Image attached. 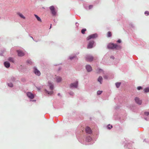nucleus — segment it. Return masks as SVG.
Wrapping results in <instances>:
<instances>
[{
  "mask_svg": "<svg viewBox=\"0 0 149 149\" xmlns=\"http://www.w3.org/2000/svg\"><path fill=\"white\" fill-rule=\"evenodd\" d=\"M117 42L118 43H120L121 42V41L120 39H119L118 40Z\"/></svg>",
  "mask_w": 149,
  "mask_h": 149,
  "instance_id": "nucleus-35",
  "label": "nucleus"
},
{
  "mask_svg": "<svg viewBox=\"0 0 149 149\" xmlns=\"http://www.w3.org/2000/svg\"><path fill=\"white\" fill-rule=\"evenodd\" d=\"M92 140V138L90 136L87 137L86 139V141L88 142H90Z\"/></svg>",
  "mask_w": 149,
  "mask_h": 149,
  "instance_id": "nucleus-18",
  "label": "nucleus"
},
{
  "mask_svg": "<svg viewBox=\"0 0 149 149\" xmlns=\"http://www.w3.org/2000/svg\"><path fill=\"white\" fill-rule=\"evenodd\" d=\"M78 86V82L76 81V82L71 84L70 85V87H74L75 88H77Z\"/></svg>",
  "mask_w": 149,
  "mask_h": 149,
  "instance_id": "nucleus-8",
  "label": "nucleus"
},
{
  "mask_svg": "<svg viewBox=\"0 0 149 149\" xmlns=\"http://www.w3.org/2000/svg\"><path fill=\"white\" fill-rule=\"evenodd\" d=\"M48 84L49 85L50 89L51 90H52L53 88V86L51 83H50L49 82H48Z\"/></svg>",
  "mask_w": 149,
  "mask_h": 149,
  "instance_id": "nucleus-19",
  "label": "nucleus"
},
{
  "mask_svg": "<svg viewBox=\"0 0 149 149\" xmlns=\"http://www.w3.org/2000/svg\"><path fill=\"white\" fill-rule=\"evenodd\" d=\"M18 55L19 56H22L24 55V53L21 51L18 50L17 51Z\"/></svg>",
  "mask_w": 149,
  "mask_h": 149,
  "instance_id": "nucleus-11",
  "label": "nucleus"
},
{
  "mask_svg": "<svg viewBox=\"0 0 149 149\" xmlns=\"http://www.w3.org/2000/svg\"><path fill=\"white\" fill-rule=\"evenodd\" d=\"M27 62L29 64H31V61L30 60H28Z\"/></svg>",
  "mask_w": 149,
  "mask_h": 149,
  "instance_id": "nucleus-34",
  "label": "nucleus"
},
{
  "mask_svg": "<svg viewBox=\"0 0 149 149\" xmlns=\"http://www.w3.org/2000/svg\"><path fill=\"white\" fill-rule=\"evenodd\" d=\"M97 36V34L96 33L93 34L88 36L87 38V39L88 40H89L91 38H96Z\"/></svg>",
  "mask_w": 149,
  "mask_h": 149,
  "instance_id": "nucleus-3",
  "label": "nucleus"
},
{
  "mask_svg": "<svg viewBox=\"0 0 149 149\" xmlns=\"http://www.w3.org/2000/svg\"><path fill=\"white\" fill-rule=\"evenodd\" d=\"M102 91H98L97 92V94L98 95L101 94L102 93Z\"/></svg>",
  "mask_w": 149,
  "mask_h": 149,
  "instance_id": "nucleus-27",
  "label": "nucleus"
},
{
  "mask_svg": "<svg viewBox=\"0 0 149 149\" xmlns=\"http://www.w3.org/2000/svg\"><path fill=\"white\" fill-rule=\"evenodd\" d=\"M121 84V83L117 82L116 83V87L118 88H119Z\"/></svg>",
  "mask_w": 149,
  "mask_h": 149,
  "instance_id": "nucleus-22",
  "label": "nucleus"
},
{
  "mask_svg": "<svg viewBox=\"0 0 149 149\" xmlns=\"http://www.w3.org/2000/svg\"><path fill=\"white\" fill-rule=\"evenodd\" d=\"M37 88L38 89V91H39L40 90V89H39L38 88Z\"/></svg>",
  "mask_w": 149,
  "mask_h": 149,
  "instance_id": "nucleus-38",
  "label": "nucleus"
},
{
  "mask_svg": "<svg viewBox=\"0 0 149 149\" xmlns=\"http://www.w3.org/2000/svg\"><path fill=\"white\" fill-rule=\"evenodd\" d=\"M58 95H60V93H58Z\"/></svg>",
  "mask_w": 149,
  "mask_h": 149,
  "instance_id": "nucleus-39",
  "label": "nucleus"
},
{
  "mask_svg": "<svg viewBox=\"0 0 149 149\" xmlns=\"http://www.w3.org/2000/svg\"><path fill=\"white\" fill-rule=\"evenodd\" d=\"M93 41H90L88 44L87 46V48L90 49L93 47V45L94 43Z\"/></svg>",
  "mask_w": 149,
  "mask_h": 149,
  "instance_id": "nucleus-5",
  "label": "nucleus"
},
{
  "mask_svg": "<svg viewBox=\"0 0 149 149\" xmlns=\"http://www.w3.org/2000/svg\"><path fill=\"white\" fill-rule=\"evenodd\" d=\"M49 9L53 15H56V12L55 9L54 7L53 6H51L49 7Z\"/></svg>",
  "mask_w": 149,
  "mask_h": 149,
  "instance_id": "nucleus-2",
  "label": "nucleus"
},
{
  "mask_svg": "<svg viewBox=\"0 0 149 149\" xmlns=\"http://www.w3.org/2000/svg\"><path fill=\"white\" fill-rule=\"evenodd\" d=\"M74 56H72V57L70 56V59H73V58H74Z\"/></svg>",
  "mask_w": 149,
  "mask_h": 149,
  "instance_id": "nucleus-36",
  "label": "nucleus"
},
{
  "mask_svg": "<svg viewBox=\"0 0 149 149\" xmlns=\"http://www.w3.org/2000/svg\"><path fill=\"white\" fill-rule=\"evenodd\" d=\"M103 71L101 69H99V71H97V73H99Z\"/></svg>",
  "mask_w": 149,
  "mask_h": 149,
  "instance_id": "nucleus-30",
  "label": "nucleus"
},
{
  "mask_svg": "<svg viewBox=\"0 0 149 149\" xmlns=\"http://www.w3.org/2000/svg\"><path fill=\"white\" fill-rule=\"evenodd\" d=\"M34 16L36 18V19H37V20L40 22H42V20L40 19V18L37 15H36V14H35L34 15Z\"/></svg>",
  "mask_w": 149,
  "mask_h": 149,
  "instance_id": "nucleus-16",
  "label": "nucleus"
},
{
  "mask_svg": "<svg viewBox=\"0 0 149 149\" xmlns=\"http://www.w3.org/2000/svg\"><path fill=\"white\" fill-rule=\"evenodd\" d=\"M137 89L138 90H140L141 89H142V88L141 86H138L137 88Z\"/></svg>",
  "mask_w": 149,
  "mask_h": 149,
  "instance_id": "nucleus-31",
  "label": "nucleus"
},
{
  "mask_svg": "<svg viewBox=\"0 0 149 149\" xmlns=\"http://www.w3.org/2000/svg\"><path fill=\"white\" fill-rule=\"evenodd\" d=\"M93 59V57L91 56L88 55L86 57V60L87 61H92Z\"/></svg>",
  "mask_w": 149,
  "mask_h": 149,
  "instance_id": "nucleus-4",
  "label": "nucleus"
},
{
  "mask_svg": "<svg viewBox=\"0 0 149 149\" xmlns=\"http://www.w3.org/2000/svg\"><path fill=\"white\" fill-rule=\"evenodd\" d=\"M135 100L136 102L139 104H141L142 103V101L141 100H140L139 99L138 97H136L135 98Z\"/></svg>",
  "mask_w": 149,
  "mask_h": 149,
  "instance_id": "nucleus-9",
  "label": "nucleus"
},
{
  "mask_svg": "<svg viewBox=\"0 0 149 149\" xmlns=\"http://www.w3.org/2000/svg\"><path fill=\"white\" fill-rule=\"evenodd\" d=\"M8 86L10 87H12L13 86V84L12 83H8Z\"/></svg>",
  "mask_w": 149,
  "mask_h": 149,
  "instance_id": "nucleus-26",
  "label": "nucleus"
},
{
  "mask_svg": "<svg viewBox=\"0 0 149 149\" xmlns=\"http://www.w3.org/2000/svg\"><path fill=\"white\" fill-rule=\"evenodd\" d=\"M85 131L86 133L88 134H91L92 133V131L90 127H87L86 128Z\"/></svg>",
  "mask_w": 149,
  "mask_h": 149,
  "instance_id": "nucleus-7",
  "label": "nucleus"
},
{
  "mask_svg": "<svg viewBox=\"0 0 149 149\" xmlns=\"http://www.w3.org/2000/svg\"><path fill=\"white\" fill-rule=\"evenodd\" d=\"M51 25H52L51 24V26H50V28H51Z\"/></svg>",
  "mask_w": 149,
  "mask_h": 149,
  "instance_id": "nucleus-40",
  "label": "nucleus"
},
{
  "mask_svg": "<svg viewBox=\"0 0 149 149\" xmlns=\"http://www.w3.org/2000/svg\"><path fill=\"white\" fill-rule=\"evenodd\" d=\"M112 127V126L110 125H109L108 126V129H110Z\"/></svg>",
  "mask_w": 149,
  "mask_h": 149,
  "instance_id": "nucleus-28",
  "label": "nucleus"
},
{
  "mask_svg": "<svg viewBox=\"0 0 149 149\" xmlns=\"http://www.w3.org/2000/svg\"><path fill=\"white\" fill-rule=\"evenodd\" d=\"M17 15H18L21 18L24 19H25L26 18L24 15L20 12H17Z\"/></svg>",
  "mask_w": 149,
  "mask_h": 149,
  "instance_id": "nucleus-13",
  "label": "nucleus"
},
{
  "mask_svg": "<svg viewBox=\"0 0 149 149\" xmlns=\"http://www.w3.org/2000/svg\"><path fill=\"white\" fill-rule=\"evenodd\" d=\"M8 60L10 62H12V63L14 62V60L13 58L9 57L8 58Z\"/></svg>",
  "mask_w": 149,
  "mask_h": 149,
  "instance_id": "nucleus-17",
  "label": "nucleus"
},
{
  "mask_svg": "<svg viewBox=\"0 0 149 149\" xmlns=\"http://www.w3.org/2000/svg\"><path fill=\"white\" fill-rule=\"evenodd\" d=\"M27 95L29 98L31 99H33L34 97V95L30 92H27Z\"/></svg>",
  "mask_w": 149,
  "mask_h": 149,
  "instance_id": "nucleus-6",
  "label": "nucleus"
},
{
  "mask_svg": "<svg viewBox=\"0 0 149 149\" xmlns=\"http://www.w3.org/2000/svg\"><path fill=\"white\" fill-rule=\"evenodd\" d=\"M93 7V6L92 5H90L89 6V9H91Z\"/></svg>",
  "mask_w": 149,
  "mask_h": 149,
  "instance_id": "nucleus-33",
  "label": "nucleus"
},
{
  "mask_svg": "<svg viewBox=\"0 0 149 149\" xmlns=\"http://www.w3.org/2000/svg\"><path fill=\"white\" fill-rule=\"evenodd\" d=\"M107 47L108 49H118L120 48V46L113 43L109 44L107 46Z\"/></svg>",
  "mask_w": 149,
  "mask_h": 149,
  "instance_id": "nucleus-1",
  "label": "nucleus"
},
{
  "mask_svg": "<svg viewBox=\"0 0 149 149\" xmlns=\"http://www.w3.org/2000/svg\"><path fill=\"white\" fill-rule=\"evenodd\" d=\"M45 91L47 93H48V94L51 95L53 93V91H51L50 92H49L46 90Z\"/></svg>",
  "mask_w": 149,
  "mask_h": 149,
  "instance_id": "nucleus-23",
  "label": "nucleus"
},
{
  "mask_svg": "<svg viewBox=\"0 0 149 149\" xmlns=\"http://www.w3.org/2000/svg\"><path fill=\"white\" fill-rule=\"evenodd\" d=\"M86 69L88 72L91 71L92 70L91 66L89 65H87L86 66Z\"/></svg>",
  "mask_w": 149,
  "mask_h": 149,
  "instance_id": "nucleus-12",
  "label": "nucleus"
},
{
  "mask_svg": "<svg viewBox=\"0 0 149 149\" xmlns=\"http://www.w3.org/2000/svg\"><path fill=\"white\" fill-rule=\"evenodd\" d=\"M34 72L37 75L39 76L40 75V72L36 68H34Z\"/></svg>",
  "mask_w": 149,
  "mask_h": 149,
  "instance_id": "nucleus-10",
  "label": "nucleus"
},
{
  "mask_svg": "<svg viewBox=\"0 0 149 149\" xmlns=\"http://www.w3.org/2000/svg\"><path fill=\"white\" fill-rule=\"evenodd\" d=\"M4 64L5 67L6 68H8L10 67V63L8 61H6L4 62Z\"/></svg>",
  "mask_w": 149,
  "mask_h": 149,
  "instance_id": "nucleus-14",
  "label": "nucleus"
},
{
  "mask_svg": "<svg viewBox=\"0 0 149 149\" xmlns=\"http://www.w3.org/2000/svg\"><path fill=\"white\" fill-rule=\"evenodd\" d=\"M86 29H83L81 30V32L83 34H84L85 33V32L86 31Z\"/></svg>",
  "mask_w": 149,
  "mask_h": 149,
  "instance_id": "nucleus-25",
  "label": "nucleus"
},
{
  "mask_svg": "<svg viewBox=\"0 0 149 149\" xmlns=\"http://www.w3.org/2000/svg\"><path fill=\"white\" fill-rule=\"evenodd\" d=\"M144 91L146 93L149 92V88H145L144 89Z\"/></svg>",
  "mask_w": 149,
  "mask_h": 149,
  "instance_id": "nucleus-24",
  "label": "nucleus"
},
{
  "mask_svg": "<svg viewBox=\"0 0 149 149\" xmlns=\"http://www.w3.org/2000/svg\"><path fill=\"white\" fill-rule=\"evenodd\" d=\"M104 77V78H105V79H107V76H105Z\"/></svg>",
  "mask_w": 149,
  "mask_h": 149,
  "instance_id": "nucleus-37",
  "label": "nucleus"
},
{
  "mask_svg": "<svg viewBox=\"0 0 149 149\" xmlns=\"http://www.w3.org/2000/svg\"><path fill=\"white\" fill-rule=\"evenodd\" d=\"M102 80V78L101 76H100L98 79V81L99 82L100 84H102L101 81Z\"/></svg>",
  "mask_w": 149,
  "mask_h": 149,
  "instance_id": "nucleus-20",
  "label": "nucleus"
},
{
  "mask_svg": "<svg viewBox=\"0 0 149 149\" xmlns=\"http://www.w3.org/2000/svg\"><path fill=\"white\" fill-rule=\"evenodd\" d=\"M62 80V79L61 77H56V81L57 82H61Z\"/></svg>",
  "mask_w": 149,
  "mask_h": 149,
  "instance_id": "nucleus-15",
  "label": "nucleus"
},
{
  "mask_svg": "<svg viewBox=\"0 0 149 149\" xmlns=\"http://www.w3.org/2000/svg\"><path fill=\"white\" fill-rule=\"evenodd\" d=\"M145 14L146 15H149V12L148 11H146L145 12Z\"/></svg>",
  "mask_w": 149,
  "mask_h": 149,
  "instance_id": "nucleus-29",
  "label": "nucleus"
},
{
  "mask_svg": "<svg viewBox=\"0 0 149 149\" xmlns=\"http://www.w3.org/2000/svg\"><path fill=\"white\" fill-rule=\"evenodd\" d=\"M145 114L147 116H148L149 115V112H145Z\"/></svg>",
  "mask_w": 149,
  "mask_h": 149,
  "instance_id": "nucleus-32",
  "label": "nucleus"
},
{
  "mask_svg": "<svg viewBox=\"0 0 149 149\" xmlns=\"http://www.w3.org/2000/svg\"><path fill=\"white\" fill-rule=\"evenodd\" d=\"M112 36L111 33L110 31H109L107 34V36L108 37H111Z\"/></svg>",
  "mask_w": 149,
  "mask_h": 149,
  "instance_id": "nucleus-21",
  "label": "nucleus"
}]
</instances>
